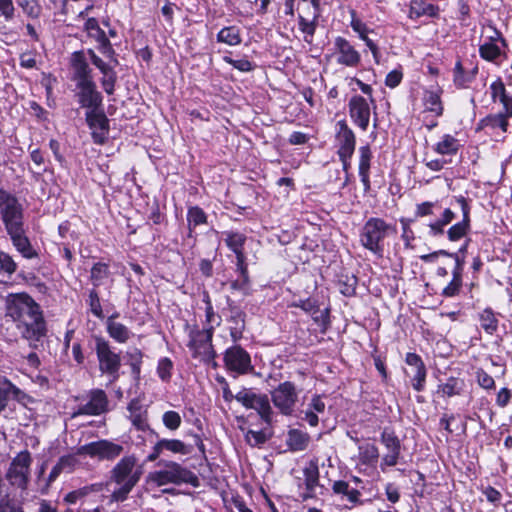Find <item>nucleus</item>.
Returning <instances> with one entry per match:
<instances>
[{"label": "nucleus", "instance_id": "f257e3e1", "mask_svg": "<svg viewBox=\"0 0 512 512\" xmlns=\"http://www.w3.org/2000/svg\"><path fill=\"white\" fill-rule=\"evenodd\" d=\"M5 316L27 340L39 341L46 333L42 310L27 293H10L6 296Z\"/></svg>", "mask_w": 512, "mask_h": 512}, {"label": "nucleus", "instance_id": "f03ea898", "mask_svg": "<svg viewBox=\"0 0 512 512\" xmlns=\"http://www.w3.org/2000/svg\"><path fill=\"white\" fill-rule=\"evenodd\" d=\"M158 466L160 467L159 469L149 472L146 476V484L149 488L162 487L169 484L199 486L198 477L177 462L160 461Z\"/></svg>", "mask_w": 512, "mask_h": 512}, {"label": "nucleus", "instance_id": "7ed1b4c3", "mask_svg": "<svg viewBox=\"0 0 512 512\" xmlns=\"http://www.w3.org/2000/svg\"><path fill=\"white\" fill-rule=\"evenodd\" d=\"M235 400L247 409L255 410L267 425L272 422L273 410L266 394L256 393L252 389L242 388Z\"/></svg>", "mask_w": 512, "mask_h": 512}, {"label": "nucleus", "instance_id": "20e7f679", "mask_svg": "<svg viewBox=\"0 0 512 512\" xmlns=\"http://www.w3.org/2000/svg\"><path fill=\"white\" fill-rule=\"evenodd\" d=\"M299 8V29L305 34L304 41L310 44L320 17V0H301Z\"/></svg>", "mask_w": 512, "mask_h": 512}, {"label": "nucleus", "instance_id": "39448f33", "mask_svg": "<svg viewBox=\"0 0 512 512\" xmlns=\"http://www.w3.org/2000/svg\"><path fill=\"white\" fill-rule=\"evenodd\" d=\"M32 457L29 451L19 452L11 461L7 470V480L11 485L25 489L28 485Z\"/></svg>", "mask_w": 512, "mask_h": 512}, {"label": "nucleus", "instance_id": "423d86ee", "mask_svg": "<svg viewBox=\"0 0 512 512\" xmlns=\"http://www.w3.org/2000/svg\"><path fill=\"white\" fill-rule=\"evenodd\" d=\"M214 331L211 328L192 329L189 333V348L193 353V357L200 358L202 361H210L214 358V350L212 347V337Z\"/></svg>", "mask_w": 512, "mask_h": 512}, {"label": "nucleus", "instance_id": "0eeeda50", "mask_svg": "<svg viewBox=\"0 0 512 512\" xmlns=\"http://www.w3.org/2000/svg\"><path fill=\"white\" fill-rule=\"evenodd\" d=\"M271 399L274 406L285 416H290L294 412L298 401V392L294 383L285 381L278 385L271 392Z\"/></svg>", "mask_w": 512, "mask_h": 512}, {"label": "nucleus", "instance_id": "6e6552de", "mask_svg": "<svg viewBox=\"0 0 512 512\" xmlns=\"http://www.w3.org/2000/svg\"><path fill=\"white\" fill-rule=\"evenodd\" d=\"M224 364L234 376L244 375L253 370L249 353L239 345L232 346L225 351Z\"/></svg>", "mask_w": 512, "mask_h": 512}, {"label": "nucleus", "instance_id": "1a4fd4ad", "mask_svg": "<svg viewBox=\"0 0 512 512\" xmlns=\"http://www.w3.org/2000/svg\"><path fill=\"white\" fill-rule=\"evenodd\" d=\"M142 475L141 467H137L134 456L123 457L112 470V480L117 484L135 486Z\"/></svg>", "mask_w": 512, "mask_h": 512}, {"label": "nucleus", "instance_id": "9d476101", "mask_svg": "<svg viewBox=\"0 0 512 512\" xmlns=\"http://www.w3.org/2000/svg\"><path fill=\"white\" fill-rule=\"evenodd\" d=\"M123 450L119 444L108 440H99L88 443L77 449V455H87L98 460H113L118 457Z\"/></svg>", "mask_w": 512, "mask_h": 512}, {"label": "nucleus", "instance_id": "9b49d317", "mask_svg": "<svg viewBox=\"0 0 512 512\" xmlns=\"http://www.w3.org/2000/svg\"><path fill=\"white\" fill-rule=\"evenodd\" d=\"M96 353L100 370L103 373L110 374L113 380H116L121 366L120 355L113 351L109 344L103 340L97 341Z\"/></svg>", "mask_w": 512, "mask_h": 512}, {"label": "nucleus", "instance_id": "f8f14e48", "mask_svg": "<svg viewBox=\"0 0 512 512\" xmlns=\"http://www.w3.org/2000/svg\"><path fill=\"white\" fill-rule=\"evenodd\" d=\"M469 206L465 198L460 197L451 203L450 207L441 206L438 215L441 216L433 224H449L455 220L456 224H469Z\"/></svg>", "mask_w": 512, "mask_h": 512}, {"label": "nucleus", "instance_id": "ddd939ff", "mask_svg": "<svg viewBox=\"0 0 512 512\" xmlns=\"http://www.w3.org/2000/svg\"><path fill=\"white\" fill-rule=\"evenodd\" d=\"M337 128L338 155L342 162L347 163V160H350L355 150V135L345 120L338 121Z\"/></svg>", "mask_w": 512, "mask_h": 512}, {"label": "nucleus", "instance_id": "4468645a", "mask_svg": "<svg viewBox=\"0 0 512 512\" xmlns=\"http://www.w3.org/2000/svg\"><path fill=\"white\" fill-rule=\"evenodd\" d=\"M86 121L92 130V138L95 143L103 144L109 131V121L104 112L98 109L86 111Z\"/></svg>", "mask_w": 512, "mask_h": 512}, {"label": "nucleus", "instance_id": "2eb2a0df", "mask_svg": "<svg viewBox=\"0 0 512 512\" xmlns=\"http://www.w3.org/2000/svg\"><path fill=\"white\" fill-rule=\"evenodd\" d=\"M0 209L5 224H22V206L17 198L0 189Z\"/></svg>", "mask_w": 512, "mask_h": 512}, {"label": "nucleus", "instance_id": "dca6fc26", "mask_svg": "<svg viewBox=\"0 0 512 512\" xmlns=\"http://www.w3.org/2000/svg\"><path fill=\"white\" fill-rule=\"evenodd\" d=\"M76 87L78 89L76 94L78 102L83 108L93 110L98 109L102 105L103 97L97 90L96 83L94 81L77 83Z\"/></svg>", "mask_w": 512, "mask_h": 512}, {"label": "nucleus", "instance_id": "f3484780", "mask_svg": "<svg viewBox=\"0 0 512 512\" xmlns=\"http://www.w3.org/2000/svg\"><path fill=\"white\" fill-rule=\"evenodd\" d=\"M381 442L387 449V452L382 457L381 470L385 471L386 467L395 466L398 463L401 444L396 435L388 430H384L381 434Z\"/></svg>", "mask_w": 512, "mask_h": 512}, {"label": "nucleus", "instance_id": "a211bd4d", "mask_svg": "<svg viewBox=\"0 0 512 512\" xmlns=\"http://www.w3.org/2000/svg\"><path fill=\"white\" fill-rule=\"evenodd\" d=\"M379 451L372 443H363L358 446L356 467L359 472L370 475L378 462Z\"/></svg>", "mask_w": 512, "mask_h": 512}, {"label": "nucleus", "instance_id": "6ab92c4d", "mask_svg": "<svg viewBox=\"0 0 512 512\" xmlns=\"http://www.w3.org/2000/svg\"><path fill=\"white\" fill-rule=\"evenodd\" d=\"M108 399L106 393L101 389L91 390L89 400L86 404L78 407L73 417L78 415H100L107 411Z\"/></svg>", "mask_w": 512, "mask_h": 512}, {"label": "nucleus", "instance_id": "aec40b11", "mask_svg": "<svg viewBox=\"0 0 512 512\" xmlns=\"http://www.w3.org/2000/svg\"><path fill=\"white\" fill-rule=\"evenodd\" d=\"M348 106L353 122L366 131L370 121V107L367 100L362 96L355 95L350 99Z\"/></svg>", "mask_w": 512, "mask_h": 512}, {"label": "nucleus", "instance_id": "412c9836", "mask_svg": "<svg viewBox=\"0 0 512 512\" xmlns=\"http://www.w3.org/2000/svg\"><path fill=\"white\" fill-rule=\"evenodd\" d=\"M405 362L410 367L407 374L411 376L413 388L416 391H422L426 379V369L422 359L415 353H407Z\"/></svg>", "mask_w": 512, "mask_h": 512}, {"label": "nucleus", "instance_id": "4be33fe9", "mask_svg": "<svg viewBox=\"0 0 512 512\" xmlns=\"http://www.w3.org/2000/svg\"><path fill=\"white\" fill-rule=\"evenodd\" d=\"M70 63L73 70V80L76 81V84L94 81L92 69L89 67L85 51L81 50L72 53Z\"/></svg>", "mask_w": 512, "mask_h": 512}, {"label": "nucleus", "instance_id": "5701e85b", "mask_svg": "<svg viewBox=\"0 0 512 512\" xmlns=\"http://www.w3.org/2000/svg\"><path fill=\"white\" fill-rule=\"evenodd\" d=\"M91 62L103 74V77L100 81L102 88L108 95H112L114 93L115 84L117 82V73L115 71L116 66H114L110 60L109 62H105L98 55L93 57Z\"/></svg>", "mask_w": 512, "mask_h": 512}, {"label": "nucleus", "instance_id": "b1692460", "mask_svg": "<svg viewBox=\"0 0 512 512\" xmlns=\"http://www.w3.org/2000/svg\"><path fill=\"white\" fill-rule=\"evenodd\" d=\"M335 48L338 54L337 63L348 67H356L360 63L359 52L343 37L335 39Z\"/></svg>", "mask_w": 512, "mask_h": 512}, {"label": "nucleus", "instance_id": "393cba45", "mask_svg": "<svg viewBox=\"0 0 512 512\" xmlns=\"http://www.w3.org/2000/svg\"><path fill=\"white\" fill-rule=\"evenodd\" d=\"M8 233L16 249L25 257L32 258L35 256V251L32 248L28 238L23 234L21 226H7Z\"/></svg>", "mask_w": 512, "mask_h": 512}, {"label": "nucleus", "instance_id": "a878e982", "mask_svg": "<svg viewBox=\"0 0 512 512\" xmlns=\"http://www.w3.org/2000/svg\"><path fill=\"white\" fill-rule=\"evenodd\" d=\"M385 236V226H364L361 234V243L367 249L377 252L379 243Z\"/></svg>", "mask_w": 512, "mask_h": 512}, {"label": "nucleus", "instance_id": "bb28decb", "mask_svg": "<svg viewBox=\"0 0 512 512\" xmlns=\"http://www.w3.org/2000/svg\"><path fill=\"white\" fill-rule=\"evenodd\" d=\"M326 404L321 395H314L304 411L303 419L311 426L316 427L319 423V415L324 414Z\"/></svg>", "mask_w": 512, "mask_h": 512}, {"label": "nucleus", "instance_id": "cd10ccee", "mask_svg": "<svg viewBox=\"0 0 512 512\" xmlns=\"http://www.w3.org/2000/svg\"><path fill=\"white\" fill-rule=\"evenodd\" d=\"M244 242L245 237L241 234H229L226 238L228 247L236 254L237 267L243 275L246 273L245 257L242 251Z\"/></svg>", "mask_w": 512, "mask_h": 512}, {"label": "nucleus", "instance_id": "c85d7f7f", "mask_svg": "<svg viewBox=\"0 0 512 512\" xmlns=\"http://www.w3.org/2000/svg\"><path fill=\"white\" fill-rule=\"evenodd\" d=\"M441 89H427L423 94V104L425 109L434 113L436 116H441L443 113V105L441 101Z\"/></svg>", "mask_w": 512, "mask_h": 512}, {"label": "nucleus", "instance_id": "c756f323", "mask_svg": "<svg viewBox=\"0 0 512 512\" xmlns=\"http://www.w3.org/2000/svg\"><path fill=\"white\" fill-rule=\"evenodd\" d=\"M491 96L493 101L499 100L503 104L507 116L512 115V97L508 96L504 83L501 79L494 81L491 86Z\"/></svg>", "mask_w": 512, "mask_h": 512}, {"label": "nucleus", "instance_id": "7c9ffc66", "mask_svg": "<svg viewBox=\"0 0 512 512\" xmlns=\"http://www.w3.org/2000/svg\"><path fill=\"white\" fill-rule=\"evenodd\" d=\"M107 331L110 337L118 343L127 342L132 335V332L124 324L117 322L114 317L108 319Z\"/></svg>", "mask_w": 512, "mask_h": 512}, {"label": "nucleus", "instance_id": "2f4dec72", "mask_svg": "<svg viewBox=\"0 0 512 512\" xmlns=\"http://www.w3.org/2000/svg\"><path fill=\"white\" fill-rule=\"evenodd\" d=\"M352 29L359 34V37L365 42L367 47L372 52L373 58L376 63L380 62V52L377 45L368 37V28L367 26L361 22L360 20H352L351 22Z\"/></svg>", "mask_w": 512, "mask_h": 512}, {"label": "nucleus", "instance_id": "473e14b6", "mask_svg": "<svg viewBox=\"0 0 512 512\" xmlns=\"http://www.w3.org/2000/svg\"><path fill=\"white\" fill-rule=\"evenodd\" d=\"M310 437L306 432L292 429L288 432L286 443L292 451H302L309 444Z\"/></svg>", "mask_w": 512, "mask_h": 512}, {"label": "nucleus", "instance_id": "72a5a7b5", "mask_svg": "<svg viewBox=\"0 0 512 512\" xmlns=\"http://www.w3.org/2000/svg\"><path fill=\"white\" fill-rule=\"evenodd\" d=\"M438 8L424 0H413L410 5V17L419 18L421 16L434 17L437 15Z\"/></svg>", "mask_w": 512, "mask_h": 512}, {"label": "nucleus", "instance_id": "f704fd0d", "mask_svg": "<svg viewBox=\"0 0 512 512\" xmlns=\"http://www.w3.org/2000/svg\"><path fill=\"white\" fill-rule=\"evenodd\" d=\"M458 140L450 135L445 134L439 142L434 146V151L441 155H454L459 150Z\"/></svg>", "mask_w": 512, "mask_h": 512}, {"label": "nucleus", "instance_id": "c9c22d12", "mask_svg": "<svg viewBox=\"0 0 512 512\" xmlns=\"http://www.w3.org/2000/svg\"><path fill=\"white\" fill-rule=\"evenodd\" d=\"M217 41L229 46L239 45L242 41L240 29L236 26L222 28L217 34Z\"/></svg>", "mask_w": 512, "mask_h": 512}, {"label": "nucleus", "instance_id": "e433bc0d", "mask_svg": "<svg viewBox=\"0 0 512 512\" xmlns=\"http://www.w3.org/2000/svg\"><path fill=\"white\" fill-rule=\"evenodd\" d=\"M463 387V380L457 378H449L446 383L438 386L437 393L442 397H453L460 395Z\"/></svg>", "mask_w": 512, "mask_h": 512}, {"label": "nucleus", "instance_id": "4c0bfd02", "mask_svg": "<svg viewBox=\"0 0 512 512\" xmlns=\"http://www.w3.org/2000/svg\"><path fill=\"white\" fill-rule=\"evenodd\" d=\"M332 489L334 493L345 496L352 504L359 502L360 492L357 489L350 488L349 484L345 481L334 482Z\"/></svg>", "mask_w": 512, "mask_h": 512}, {"label": "nucleus", "instance_id": "58836bf2", "mask_svg": "<svg viewBox=\"0 0 512 512\" xmlns=\"http://www.w3.org/2000/svg\"><path fill=\"white\" fill-rule=\"evenodd\" d=\"M164 451H169L173 454L187 455L192 452V446L186 445L178 439H160Z\"/></svg>", "mask_w": 512, "mask_h": 512}, {"label": "nucleus", "instance_id": "ea45409f", "mask_svg": "<svg viewBox=\"0 0 512 512\" xmlns=\"http://www.w3.org/2000/svg\"><path fill=\"white\" fill-rule=\"evenodd\" d=\"M480 325L486 333L492 335L498 328V320L491 309H485L479 316Z\"/></svg>", "mask_w": 512, "mask_h": 512}, {"label": "nucleus", "instance_id": "a19ab883", "mask_svg": "<svg viewBox=\"0 0 512 512\" xmlns=\"http://www.w3.org/2000/svg\"><path fill=\"white\" fill-rule=\"evenodd\" d=\"M18 6L30 18L37 19L41 15V6L38 0H16Z\"/></svg>", "mask_w": 512, "mask_h": 512}, {"label": "nucleus", "instance_id": "79ce46f5", "mask_svg": "<svg viewBox=\"0 0 512 512\" xmlns=\"http://www.w3.org/2000/svg\"><path fill=\"white\" fill-rule=\"evenodd\" d=\"M204 302L206 303V308H205L206 325H205V328H211L212 331H214L215 328L220 325L221 318H220V316L215 314L212 304H211V301H210V298L207 293L204 294Z\"/></svg>", "mask_w": 512, "mask_h": 512}, {"label": "nucleus", "instance_id": "37998d69", "mask_svg": "<svg viewBox=\"0 0 512 512\" xmlns=\"http://www.w3.org/2000/svg\"><path fill=\"white\" fill-rule=\"evenodd\" d=\"M126 357L127 362L131 367L132 373L134 374V376L138 377L141 371V364L143 358L142 352L137 348H133L127 351Z\"/></svg>", "mask_w": 512, "mask_h": 512}, {"label": "nucleus", "instance_id": "c03bdc74", "mask_svg": "<svg viewBox=\"0 0 512 512\" xmlns=\"http://www.w3.org/2000/svg\"><path fill=\"white\" fill-rule=\"evenodd\" d=\"M101 37L102 38L97 40L99 43L98 50L101 54L108 58L114 64V66H117L119 62L116 58V53L110 40L107 38V36L102 35Z\"/></svg>", "mask_w": 512, "mask_h": 512}, {"label": "nucleus", "instance_id": "a18cd8bd", "mask_svg": "<svg viewBox=\"0 0 512 512\" xmlns=\"http://www.w3.org/2000/svg\"><path fill=\"white\" fill-rule=\"evenodd\" d=\"M305 482L308 489H313L318 484L319 469L317 461H310L304 470Z\"/></svg>", "mask_w": 512, "mask_h": 512}, {"label": "nucleus", "instance_id": "49530a36", "mask_svg": "<svg viewBox=\"0 0 512 512\" xmlns=\"http://www.w3.org/2000/svg\"><path fill=\"white\" fill-rule=\"evenodd\" d=\"M441 210V205L438 202H423L416 206L415 214L418 217H425L429 215H438Z\"/></svg>", "mask_w": 512, "mask_h": 512}, {"label": "nucleus", "instance_id": "de8ad7c7", "mask_svg": "<svg viewBox=\"0 0 512 512\" xmlns=\"http://www.w3.org/2000/svg\"><path fill=\"white\" fill-rule=\"evenodd\" d=\"M479 53L483 59L493 61L500 56L501 51L495 43L487 42L480 46Z\"/></svg>", "mask_w": 512, "mask_h": 512}, {"label": "nucleus", "instance_id": "09e8293b", "mask_svg": "<svg viewBox=\"0 0 512 512\" xmlns=\"http://www.w3.org/2000/svg\"><path fill=\"white\" fill-rule=\"evenodd\" d=\"M13 383L6 378H0V413L5 410L11 396Z\"/></svg>", "mask_w": 512, "mask_h": 512}, {"label": "nucleus", "instance_id": "8fccbe9b", "mask_svg": "<svg viewBox=\"0 0 512 512\" xmlns=\"http://www.w3.org/2000/svg\"><path fill=\"white\" fill-rule=\"evenodd\" d=\"M173 363L167 358L163 357L158 361L157 374L162 381H169L172 375Z\"/></svg>", "mask_w": 512, "mask_h": 512}, {"label": "nucleus", "instance_id": "3c124183", "mask_svg": "<svg viewBox=\"0 0 512 512\" xmlns=\"http://www.w3.org/2000/svg\"><path fill=\"white\" fill-rule=\"evenodd\" d=\"M360 159H359V174L369 173L370 161L372 153L369 146H361L359 148Z\"/></svg>", "mask_w": 512, "mask_h": 512}, {"label": "nucleus", "instance_id": "603ef678", "mask_svg": "<svg viewBox=\"0 0 512 512\" xmlns=\"http://www.w3.org/2000/svg\"><path fill=\"white\" fill-rule=\"evenodd\" d=\"M267 434L263 430L249 429L245 434V439L251 446H258L266 442Z\"/></svg>", "mask_w": 512, "mask_h": 512}, {"label": "nucleus", "instance_id": "864d4df0", "mask_svg": "<svg viewBox=\"0 0 512 512\" xmlns=\"http://www.w3.org/2000/svg\"><path fill=\"white\" fill-rule=\"evenodd\" d=\"M163 424L170 430H176L181 425V416L176 411H167L162 417Z\"/></svg>", "mask_w": 512, "mask_h": 512}, {"label": "nucleus", "instance_id": "5fc2aeb1", "mask_svg": "<svg viewBox=\"0 0 512 512\" xmlns=\"http://www.w3.org/2000/svg\"><path fill=\"white\" fill-rule=\"evenodd\" d=\"M84 28L89 35L95 37L96 40L102 38V35L106 36L105 31L100 28L97 19L93 17L87 19Z\"/></svg>", "mask_w": 512, "mask_h": 512}, {"label": "nucleus", "instance_id": "6e6d98bb", "mask_svg": "<svg viewBox=\"0 0 512 512\" xmlns=\"http://www.w3.org/2000/svg\"><path fill=\"white\" fill-rule=\"evenodd\" d=\"M108 275V267L106 264L97 263L92 267L91 278L95 285L101 284L102 280Z\"/></svg>", "mask_w": 512, "mask_h": 512}, {"label": "nucleus", "instance_id": "4d7b16f0", "mask_svg": "<svg viewBox=\"0 0 512 512\" xmlns=\"http://www.w3.org/2000/svg\"><path fill=\"white\" fill-rule=\"evenodd\" d=\"M223 60L233 66L235 69L241 71V72H249L251 70H253V65L252 63L247 60V59H239V60H235L229 56H224L223 57Z\"/></svg>", "mask_w": 512, "mask_h": 512}, {"label": "nucleus", "instance_id": "13d9d810", "mask_svg": "<svg viewBox=\"0 0 512 512\" xmlns=\"http://www.w3.org/2000/svg\"><path fill=\"white\" fill-rule=\"evenodd\" d=\"M188 224H205L206 215L199 207H191L187 214Z\"/></svg>", "mask_w": 512, "mask_h": 512}, {"label": "nucleus", "instance_id": "bf43d9fd", "mask_svg": "<svg viewBox=\"0 0 512 512\" xmlns=\"http://www.w3.org/2000/svg\"><path fill=\"white\" fill-rule=\"evenodd\" d=\"M17 265L13 261V259L0 251V272H6L8 274H12L16 271Z\"/></svg>", "mask_w": 512, "mask_h": 512}, {"label": "nucleus", "instance_id": "052dcab7", "mask_svg": "<svg viewBox=\"0 0 512 512\" xmlns=\"http://www.w3.org/2000/svg\"><path fill=\"white\" fill-rule=\"evenodd\" d=\"M461 286V278L460 275L454 272L453 279L451 282L443 289V295L446 297H452L456 295Z\"/></svg>", "mask_w": 512, "mask_h": 512}, {"label": "nucleus", "instance_id": "680f3d73", "mask_svg": "<svg viewBox=\"0 0 512 512\" xmlns=\"http://www.w3.org/2000/svg\"><path fill=\"white\" fill-rule=\"evenodd\" d=\"M130 419L138 430H145L148 427L145 412L142 409H138V412L130 413Z\"/></svg>", "mask_w": 512, "mask_h": 512}, {"label": "nucleus", "instance_id": "e2e57ef3", "mask_svg": "<svg viewBox=\"0 0 512 512\" xmlns=\"http://www.w3.org/2000/svg\"><path fill=\"white\" fill-rule=\"evenodd\" d=\"M0 13L7 21L12 20L15 15L13 0H0Z\"/></svg>", "mask_w": 512, "mask_h": 512}, {"label": "nucleus", "instance_id": "0e129e2a", "mask_svg": "<svg viewBox=\"0 0 512 512\" xmlns=\"http://www.w3.org/2000/svg\"><path fill=\"white\" fill-rule=\"evenodd\" d=\"M120 487L113 491L111 498L112 501L122 502L124 501L134 486L129 484H118Z\"/></svg>", "mask_w": 512, "mask_h": 512}, {"label": "nucleus", "instance_id": "69168bd1", "mask_svg": "<svg viewBox=\"0 0 512 512\" xmlns=\"http://www.w3.org/2000/svg\"><path fill=\"white\" fill-rule=\"evenodd\" d=\"M13 399H15L17 402L22 404L23 406H28L29 404L33 403L32 397L27 395L25 392L20 390L18 387H16L13 384V389L11 392V396Z\"/></svg>", "mask_w": 512, "mask_h": 512}, {"label": "nucleus", "instance_id": "338daca9", "mask_svg": "<svg viewBox=\"0 0 512 512\" xmlns=\"http://www.w3.org/2000/svg\"><path fill=\"white\" fill-rule=\"evenodd\" d=\"M482 493L485 495L487 501L495 506H497L502 500V494L491 486L483 488Z\"/></svg>", "mask_w": 512, "mask_h": 512}, {"label": "nucleus", "instance_id": "774afa93", "mask_svg": "<svg viewBox=\"0 0 512 512\" xmlns=\"http://www.w3.org/2000/svg\"><path fill=\"white\" fill-rule=\"evenodd\" d=\"M403 78V73L400 71V70H392L391 72H389L386 76V79H385V84L386 86L390 87V88H395L397 87L401 80Z\"/></svg>", "mask_w": 512, "mask_h": 512}]
</instances>
